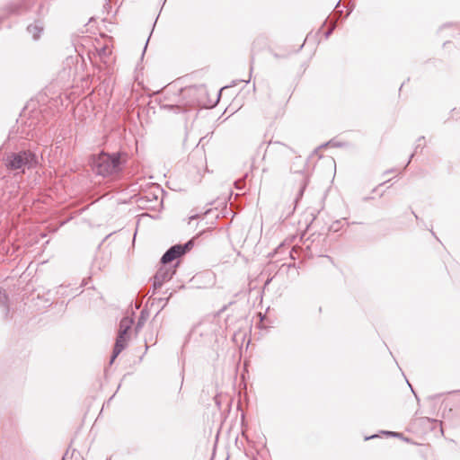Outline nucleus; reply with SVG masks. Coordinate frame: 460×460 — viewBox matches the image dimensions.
I'll list each match as a JSON object with an SVG mask.
<instances>
[{
  "instance_id": "1",
  "label": "nucleus",
  "mask_w": 460,
  "mask_h": 460,
  "mask_svg": "<svg viewBox=\"0 0 460 460\" xmlns=\"http://www.w3.org/2000/svg\"><path fill=\"white\" fill-rule=\"evenodd\" d=\"M92 167L98 175L103 177L114 175L121 171L119 155L101 153L93 157Z\"/></svg>"
},
{
  "instance_id": "2",
  "label": "nucleus",
  "mask_w": 460,
  "mask_h": 460,
  "mask_svg": "<svg viewBox=\"0 0 460 460\" xmlns=\"http://www.w3.org/2000/svg\"><path fill=\"white\" fill-rule=\"evenodd\" d=\"M4 164L9 170L24 172L26 169L37 165L38 156L31 150H22L8 154L4 159Z\"/></svg>"
},
{
  "instance_id": "3",
  "label": "nucleus",
  "mask_w": 460,
  "mask_h": 460,
  "mask_svg": "<svg viewBox=\"0 0 460 460\" xmlns=\"http://www.w3.org/2000/svg\"><path fill=\"white\" fill-rule=\"evenodd\" d=\"M133 323V319L130 317H123L119 323V334L116 340V343L114 346L113 353L110 361V364H112L115 358L119 355V353L124 349L127 345L128 341V332L131 328Z\"/></svg>"
},
{
  "instance_id": "4",
  "label": "nucleus",
  "mask_w": 460,
  "mask_h": 460,
  "mask_svg": "<svg viewBox=\"0 0 460 460\" xmlns=\"http://www.w3.org/2000/svg\"><path fill=\"white\" fill-rule=\"evenodd\" d=\"M193 246L192 240L187 242L185 244H176L169 248L161 258L163 264H167L173 260L183 255L187 251L190 250Z\"/></svg>"
},
{
  "instance_id": "5",
  "label": "nucleus",
  "mask_w": 460,
  "mask_h": 460,
  "mask_svg": "<svg viewBox=\"0 0 460 460\" xmlns=\"http://www.w3.org/2000/svg\"><path fill=\"white\" fill-rule=\"evenodd\" d=\"M173 273L174 270L172 269L161 267L154 276V289L160 288L164 282L169 281L172 279Z\"/></svg>"
},
{
  "instance_id": "6",
  "label": "nucleus",
  "mask_w": 460,
  "mask_h": 460,
  "mask_svg": "<svg viewBox=\"0 0 460 460\" xmlns=\"http://www.w3.org/2000/svg\"><path fill=\"white\" fill-rule=\"evenodd\" d=\"M44 27L40 22H36L27 27V31L31 34L33 40H38L43 32Z\"/></svg>"
},
{
  "instance_id": "7",
  "label": "nucleus",
  "mask_w": 460,
  "mask_h": 460,
  "mask_svg": "<svg viewBox=\"0 0 460 460\" xmlns=\"http://www.w3.org/2000/svg\"><path fill=\"white\" fill-rule=\"evenodd\" d=\"M298 176V181H299V189H298V192H297V196H296V200L298 199H300L302 196H303V193L308 184V175L303 172H299L297 174Z\"/></svg>"
},
{
  "instance_id": "8",
  "label": "nucleus",
  "mask_w": 460,
  "mask_h": 460,
  "mask_svg": "<svg viewBox=\"0 0 460 460\" xmlns=\"http://www.w3.org/2000/svg\"><path fill=\"white\" fill-rule=\"evenodd\" d=\"M8 297L4 289L0 288V306L4 308V314L8 313V305H7Z\"/></svg>"
},
{
  "instance_id": "9",
  "label": "nucleus",
  "mask_w": 460,
  "mask_h": 460,
  "mask_svg": "<svg viewBox=\"0 0 460 460\" xmlns=\"http://www.w3.org/2000/svg\"><path fill=\"white\" fill-rule=\"evenodd\" d=\"M147 318H148V314L146 313H145L144 311H142L140 313V315L138 317V320H137V323L136 325V332H138L144 326Z\"/></svg>"
},
{
  "instance_id": "10",
  "label": "nucleus",
  "mask_w": 460,
  "mask_h": 460,
  "mask_svg": "<svg viewBox=\"0 0 460 460\" xmlns=\"http://www.w3.org/2000/svg\"><path fill=\"white\" fill-rule=\"evenodd\" d=\"M141 199H147L149 201H155V202H158L159 199H158V196L154 193V192H150V193H145L142 195Z\"/></svg>"
},
{
  "instance_id": "11",
  "label": "nucleus",
  "mask_w": 460,
  "mask_h": 460,
  "mask_svg": "<svg viewBox=\"0 0 460 460\" xmlns=\"http://www.w3.org/2000/svg\"><path fill=\"white\" fill-rule=\"evenodd\" d=\"M97 51L100 57L108 56L111 54V50L106 46L97 49Z\"/></svg>"
},
{
  "instance_id": "12",
  "label": "nucleus",
  "mask_w": 460,
  "mask_h": 460,
  "mask_svg": "<svg viewBox=\"0 0 460 460\" xmlns=\"http://www.w3.org/2000/svg\"><path fill=\"white\" fill-rule=\"evenodd\" d=\"M385 434H387L389 436H393V437H398L400 435L399 433L393 432V431H387V432H385Z\"/></svg>"
},
{
  "instance_id": "13",
  "label": "nucleus",
  "mask_w": 460,
  "mask_h": 460,
  "mask_svg": "<svg viewBox=\"0 0 460 460\" xmlns=\"http://www.w3.org/2000/svg\"><path fill=\"white\" fill-rule=\"evenodd\" d=\"M376 436H371V437H367L366 439H369V438H375Z\"/></svg>"
},
{
  "instance_id": "14",
  "label": "nucleus",
  "mask_w": 460,
  "mask_h": 460,
  "mask_svg": "<svg viewBox=\"0 0 460 460\" xmlns=\"http://www.w3.org/2000/svg\"><path fill=\"white\" fill-rule=\"evenodd\" d=\"M154 189L156 190L157 191H160L158 187H154Z\"/></svg>"
},
{
  "instance_id": "15",
  "label": "nucleus",
  "mask_w": 460,
  "mask_h": 460,
  "mask_svg": "<svg viewBox=\"0 0 460 460\" xmlns=\"http://www.w3.org/2000/svg\"><path fill=\"white\" fill-rule=\"evenodd\" d=\"M147 45H148V40L146 42V46H147ZM146 49V47H145V49Z\"/></svg>"
},
{
  "instance_id": "16",
  "label": "nucleus",
  "mask_w": 460,
  "mask_h": 460,
  "mask_svg": "<svg viewBox=\"0 0 460 460\" xmlns=\"http://www.w3.org/2000/svg\"><path fill=\"white\" fill-rule=\"evenodd\" d=\"M252 67L250 68V75L252 74Z\"/></svg>"
}]
</instances>
